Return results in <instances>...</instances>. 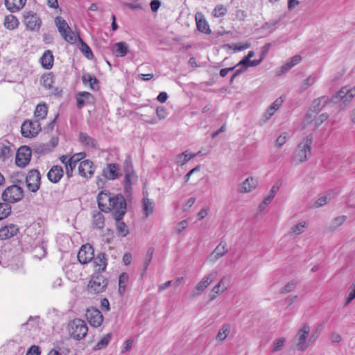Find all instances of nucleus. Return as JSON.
<instances>
[{"instance_id": "31", "label": "nucleus", "mask_w": 355, "mask_h": 355, "mask_svg": "<svg viewBox=\"0 0 355 355\" xmlns=\"http://www.w3.org/2000/svg\"><path fill=\"white\" fill-rule=\"evenodd\" d=\"M26 2V0H6L5 5L9 10L15 12L22 8Z\"/></svg>"}, {"instance_id": "34", "label": "nucleus", "mask_w": 355, "mask_h": 355, "mask_svg": "<svg viewBox=\"0 0 355 355\" xmlns=\"http://www.w3.org/2000/svg\"><path fill=\"white\" fill-rule=\"evenodd\" d=\"M193 157H195L194 155H191L188 150H186L175 157V164L178 166H182Z\"/></svg>"}, {"instance_id": "38", "label": "nucleus", "mask_w": 355, "mask_h": 355, "mask_svg": "<svg viewBox=\"0 0 355 355\" xmlns=\"http://www.w3.org/2000/svg\"><path fill=\"white\" fill-rule=\"evenodd\" d=\"M105 225V218L103 215L96 211L93 214V225L97 229H103Z\"/></svg>"}, {"instance_id": "26", "label": "nucleus", "mask_w": 355, "mask_h": 355, "mask_svg": "<svg viewBox=\"0 0 355 355\" xmlns=\"http://www.w3.org/2000/svg\"><path fill=\"white\" fill-rule=\"evenodd\" d=\"M257 179L250 177L248 178L240 186L239 191L243 193H248L254 190L257 185Z\"/></svg>"}, {"instance_id": "29", "label": "nucleus", "mask_w": 355, "mask_h": 355, "mask_svg": "<svg viewBox=\"0 0 355 355\" xmlns=\"http://www.w3.org/2000/svg\"><path fill=\"white\" fill-rule=\"evenodd\" d=\"M93 99L92 95L87 92H81L76 96L77 107L81 109L85 103H90Z\"/></svg>"}, {"instance_id": "10", "label": "nucleus", "mask_w": 355, "mask_h": 355, "mask_svg": "<svg viewBox=\"0 0 355 355\" xmlns=\"http://www.w3.org/2000/svg\"><path fill=\"white\" fill-rule=\"evenodd\" d=\"M26 183L29 191L33 193L37 191L41 184V175L40 172L36 169L31 170L26 177Z\"/></svg>"}, {"instance_id": "9", "label": "nucleus", "mask_w": 355, "mask_h": 355, "mask_svg": "<svg viewBox=\"0 0 355 355\" xmlns=\"http://www.w3.org/2000/svg\"><path fill=\"white\" fill-rule=\"evenodd\" d=\"M40 130L41 125L38 120L26 121L22 123L21 127V135L28 138L36 136Z\"/></svg>"}, {"instance_id": "60", "label": "nucleus", "mask_w": 355, "mask_h": 355, "mask_svg": "<svg viewBox=\"0 0 355 355\" xmlns=\"http://www.w3.org/2000/svg\"><path fill=\"white\" fill-rule=\"evenodd\" d=\"M270 44L268 43V44H266L262 48H261V55H260V58L258 59L257 60H260V64L261 63V62L264 60V58H266V55L268 54L269 50H270Z\"/></svg>"}, {"instance_id": "22", "label": "nucleus", "mask_w": 355, "mask_h": 355, "mask_svg": "<svg viewBox=\"0 0 355 355\" xmlns=\"http://www.w3.org/2000/svg\"><path fill=\"white\" fill-rule=\"evenodd\" d=\"M64 171L60 166H53L48 172L47 176L49 180L53 183L58 182L63 177Z\"/></svg>"}, {"instance_id": "55", "label": "nucleus", "mask_w": 355, "mask_h": 355, "mask_svg": "<svg viewBox=\"0 0 355 355\" xmlns=\"http://www.w3.org/2000/svg\"><path fill=\"white\" fill-rule=\"evenodd\" d=\"M156 114L160 120L166 119L168 114L166 109L163 106H159L157 107Z\"/></svg>"}, {"instance_id": "3", "label": "nucleus", "mask_w": 355, "mask_h": 355, "mask_svg": "<svg viewBox=\"0 0 355 355\" xmlns=\"http://www.w3.org/2000/svg\"><path fill=\"white\" fill-rule=\"evenodd\" d=\"M107 279L101 274H94L87 285V291L91 295H98L104 292L107 286Z\"/></svg>"}, {"instance_id": "4", "label": "nucleus", "mask_w": 355, "mask_h": 355, "mask_svg": "<svg viewBox=\"0 0 355 355\" xmlns=\"http://www.w3.org/2000/svg\"><path fill=\"white\" fill-rule=\"evenodd\" d=\"M69 331L73 338L78 340L86 336L88 332V327L84 320L76 318L69 323Z\"/></svg>"}, {"instance_id": "44", "label": "nucleus", "mask_w": 355, "mask_h": 355, "mask_svg": "<svg viewBox=\"0 0 355 355\" xmlns=\"http://www.w3.org/2000/svg\"><path fill=\"white\" fill-rule=\"evenodd\" d=\"M347 216L345 215L336 217L331 223V229L335 230L341 226L346 220Z\"/></svg>"}, {"instance_id": "51", "label": "nucleus", "mask_w": 355, "mask_h": 355, "mask_svg": "<svg viewBox=\"0 0 355 355\" xmlns=\"http://www.w3.org/2000/svg\"><path fill=\"white\" fill-rule=\"evenodd\" d=\"M153 254V249L149 248L147 251L146 257L144 259V272H145L151 262Z\"/></svg>"}, {"instance_id": "30", "label": "nucleus", "mask_w": 355, "mask_h": 355, "mask_svg": "<svg viewBox=\"0 0 355 355\" xmlns=\"http://www.w3.org/2000/svg\"><path fill=\"white\" fill-rule=\"evenodd\" d=\"M328 101V97L324 96L315 99L311 104V111L312 112L318 113L325 106Z\"/></svg>"}, {"instance_id": "7", "label": "nucleus", "mask_w": 355, "mask_h": 355, "mask_svg": "<svg viewBox=\"0 0 355 355\" xmlns=\"http://www.w3.org/2000/svg\"><path fill=\"white\" fill-rule=\"evenodd\" d=\"M355 96V87H343L332 98L331 101L334 103H347Z\"/></svg>"}, {"instance_id": "24", "label": "nucleus", "mask_w": 355, "mask_h": 355, "mask_svg": "<svg viewBox=\"0 0 355 355\" xmlns=\"http://www.w3.org/2000/svg\"><path fill=\"white\" fill-rule=\"evenodd\" d=\"M112 51L116 57H124L129 52V46L124 42H116L113 46Z\"/></svg>"}, {"instance_id": "49", "label": "nucleus", "mask_w": 355, "mask_h": 355, "mask_svg": "<svg viewBox=\"0 0 355 355\" xmlns=\"http://www.w3.org/2000/svg\"><path fill=\"white\" fill-rule=\"evenodd\" d=\"M230 333L228 325H224L218 331L217 338L220 340H224Z\"/></svg>"}, {"instance_id": "15", "label": "nucleus", "mask_w": 355, "mask_h": 355, "mask_svg": "<svg viewBox=\"0 0 355 355\" xmlns=\"http://www.w3.org/2000/svg\"><path fill=\"white\" fill-rule=\"evenodd\" d=\"M95 172V166L94 163L89 160L85 159L80 162L78 166L79 175L86 179L91 178Z\"/></svg>"}, {"instance_id": "13", "label": "nucleus", "mask_w": 355, "mask_h": 355, "mask_svg": "<svg viewBox=\"0 0 355 355\" xmlns=\"http://www.w3.org/2000/svg\"><path fill=\"white\" fill-rule=\"evenodd\" d=\"M217 272L213 270L209 274L203 277V278L198 283L193 290V295H200L209 284L216 279Z\"/></svg>"}, {"instance_id": "40", "label": "nucleus", "mask_w": 355, "mask_h": 355, "mask_svg": "<svg viewBox=\"0 0 355 355\" xmlns=\"http://www.w3.org/2000/svg\"><path fill=\"white\" fill-rule=\"evenodd\" d=\"M94 263L96 266L98 267V271H104L107 266L106 259L104 254H99L95 259Z\"/></svg>"}, {"instance_id": "45", "label": "nucleus", "mask_w": 355, "mask_h": 355, "mask_svg": "<svg viewBox=\"0 0 355 355\" xmlns=\"http://www.w3.org/2000/svg\"><path fill=\"white\" fill-rule=\"evenodd\" d=\"M111 338H112V334L111 333L107 334L96 344L95 349H101L105 347L109 344Z\"/></svg>"}, {"instance_id": "54", "label": "nucleus", "mask_w": 355, "mask_h": 355, "mask_svg": "<svg viewBox=\"0 0 355 355\" xmlns=\"http://www.w3.org/2000/svg\"><path fill=\"white\" fill-rule=\"evenodd\" d=\"M11 155L10 148L6 146H2L0 148V159L3 160L8 158Z\"/></svg>"}, {"instance_id": "14", "label": "nucleus", "mask_w": 355, "mask_h": 355, "mask_svg": "<svg viewBox=\"0 0 355 355\" xmlns=\"http://www.w3.org/2000/svg\"><path fill=\"white\" fill-rule=\"evenodd\" d=\"M79 262L86 264L94 259V250L89 244L83 245L78 251L77 255Z\"/></svg>"}, {"instance_id": "53", "label": "nucleus", "mask_w": 355, "mask_h": 355, "mask_svg": "<svg viewBox=\"0 0 355 355\" xmlns=\"http://www.w3.org/2000/svg\"><path fill=\"white\" fill-rule=\"evenodd\" d=\"M329 118V115L327 113H322L318 118H315L314 127L318 128L325 121Z\"/></svg>"}, {"instance_id": "6", "label": "nucleus", "mask_w": 355, "mask_h": 355, "mask_svg": "<svg viewBox=\"0 0 355 355\" xmlns=\"http://www.w3.org/2000/svg\"><path fill=\"white\" fill-rule=\"evenodd\" d=\"M23 189L18 185L13 184L7 187L2 193V199L8 203H15L22 199Z\"/></svg>"}, {"instance_id": "41", "label": "nucleus", "mask_w": 355, "mask_h": 355, "mask_svg": "<svg viewBox=\"0 0 355 355\" xmlns=\"http://www.w3.org/2000/svg\"><path fill=\"white\" fill-rule=\"evenodd\" d=\"M11 213V206L8 202L0 203V220L7 218Z\"/></svg>"}, {"instance_id": "62", "label": "nucleus", "mask_w": 355, "mask_h": 355, "mask_svg": "<svg viewBox=\"0 0 355 355\" xmlns=\"http://www.w3.org/2000/svg\"><path fill=\"white\" fill-rule=\"evenodd\" d=\"M272 200V199L270 198V197H268V196H266L263 198V201L259 204V205L258 207L259 211H263L266 209L267 205L268 204H270Z\"/></svg>"}, {"instance_id": "39", "label": "nucleus", "mask_w": 355, "mask_h": 355, "mask_svg": "<svg viewBox=\"0 0 355 355\" xmlns=\"http://www.w3.org/2000/svg\"><path fill=\"white\" fill-rule=\"evenodd\" d=\"M129 279L127 273L123 272L119 278V292L121 295H123L125 292L126 286Z\"/></svg>"}, {"instance_id": "52", "label": "nucleus", "mask_w": 355, "mask_h": 355, "mask_svg": "<svg viewBox=\"0 0 355 355\" xmlns=\"http://www.w3.org/2000/svg\"><path fill=\"white\" fill-rule=\"evenodd\" d=\"M227 13V9L223 6H217L213 10V15L216 17H220Z\"/></svg>"}, {"instance_id": "35", "label": "nucleus", "mask_w": 355, "mask_h": 355, "mask_svg": "<svg viewBox=\"0 0 355 355\" xmlns=\"http://www.w3.org/2000/svg\"><path fill=\"white\" fill-rule=\"evenodd\" d=\"M306 229V223L305 221H302L295 225H293L290 231L288 232V234L291 236H297L302 234L305 230Z\"/></svg>"}, {"instance_id": "25", "label": "nucleus", "mask_w": 355, "mask_h": 355, "mask_svg": "<svg viewBox=\"0 0 355 355\" xmlns=\"http://www.w3.org/2000/svg\"><path fill=\"white\" fill-rule=\"evenodd\" d=\"M142 211L145 218H148L154 211L155 203L153 200L149 199L147 196H144L142 201Z\"/></svg>"}, {"instance_id": "1", "label": "nucleus", "mask_w": 355, "mask_h": 355, "mask_svg": "<svg viewBox=\"0 0 355 355\" xmlns=\"http://www.w3.org/2000/svg\"><path fill=\"white\" fill-rule=\"evenodd\" d=\"M97 202L102 211H112L114 219H122L126 212V202L121 195L112 196L110 191H102L97 196Z\"/></svg>"}, {"instance_id": "12", "label": "nucleus", "mask_w": 355, "mask_h": 355, "mask_svg": "<svg viewBox=\"0 0 355 355\" xmlns=\"http://www.w3.org/2000/svg\"><path fill=\"white\" fill-rule=\"evenodd\" d=\"M31 159V150L26 146L20 147L15 157L16 164L21 167H26L30 162Z\"/></svg>"}, {"instance_id": "42", "label": "nucleus", "mask_w": 355, "mask_h": 355, "mask_svg": "<svg viewBox=\"0 0 355 355\" xmlns=\"http://www.w3.org/2000/svg\"><path fill=\"white\" fill-rule=\"evenodd\" d=\"M116 221V229L119 234L123 237L126 236L129 233L128 226L125 223L122 222L121 219H115Z\"/></svg>"}, {"instance_id": "43", "label": "nucleus", "mask_w": 355, "mask_h": 355, "mask_svg": "<svg viewBox=\"0 0 355 355\" xmlns=\"http://www.w3.org/2000/svg\"><path fill=\"white\" fill-rule=\"evenodd\" d=\"M41 83L46 89H51L54 83L53 76L51 73L42 76Z\"/></svg>"}, {"instance_id": "47", "label": "nucleus", "mask_w": 355, "mask_h": 355, "mask_svg": "<svg viewBox=\"0 0 355 355\" xmlns=\"http://www.w3.org/2000/svg\"><path fill=\"white\" fill-rule=\"evenodd\" d=\"M250 46H251V44L249 42H245L242 44H232L227 45V46H228V48L232 49L234 51H241L250 48Z\"/></svg>"}, {"instance_id": "57", "label": "nucleus", "mask_w": 355, "mask_h": 355, "mask_svg": "<svg viewBox=\"0 0 355 355\" xmlns=\"http://www.w3.org/2000/svg\"><path fill=\"white\" fill-rule=\"evenodd\" d=\"M315 112H312L311 110L309 112L304 118L303 124L304 125H307L314 121L315 116Z\"/></svg>"}, {"instance_id": "32", "label": "nucleus", "mask_w": 355, "mask_h": 355, "mask_svg": "<svg viewBox=\"0 0 355 355\" xmlns=\"http://www.w3.org/2000/svg\"><path fill=\"white\" fill-rule=\"evenodd\" d=\"M78 40V49L81 53L88 59H92L94 58L93 53L90 47L81 39L80 36H76V40Z\"/></svg>"}, {"instance_id": "59", "label": "nucleus", "mask_w": 355, "mask_h": 355, "mask_svg": "<svg viewBox=\"0 0 355 355\" xmlns=\"http://www.w3.org/2000/svg\"><path fill=\"white\" fill-rule=\"evenodd\" d=\"M275 113V112L273 111V109L269 107L262 116L263 123L268 122Z\"/></svg>"}, {"instance_id": "28", "label": "nucleus", "mask_w": 355, "mask_h": 355, "mask_svg": "<svg viewBox=\"0 0 355 355\" xmlns=\"http://www.w3.org/2000/svg\"><path fill=\"white\" fill-rule=\"evenodd\" d=\"M80 143L88 148H96L98 146L97 141L84 132H80L79 135Z\"/></svg>"}, {"instance_id": "11", "label": "nucleus", "mask_w": 355, "mask_h": 355, "mask_svg": "<svg viewBox=\"0 0 355 355\" xmlns=\"http://www.w3.org/2000/svg\"><path fill=\"white\" fill-rule=\"evenodd\" d=\"M24 23L27 29L32 31H37L42 25L40 17L32 11L25 12L24 13Z\"/></svg>"}, {"instance_id": "64", "label": "nucleus", "mask_w": 355, "mask_h": 355, "mask_svg": "<svg viewBox=\"0 0 355 355\" xmlns=\"http://www.w3.org/2000/svg\"><path fill=\"white\" fill-rule=\"evenodd\" d=\"M355 298V284H354L351 288L348 296L346 299L345 304H349Z\"/></svg>"}, {"instance_id": "58", "label": "nucleus", "mask_w": 355, "mask_h": 355, "mask_svg": "<svg viewBox=\"0 0 355 355\" xmlns=\"http://www.w3.org/2000/svg\"><path fill=\"white\" fill-rule=\"evenodd\" d=\"M83 81L84 83H89L90 86L93 87V85L98 83V80L96 77L92 76L89 74L84 75L83 76Z\"/></svg>"}, {"instance_id": "5", "label": "nucleus", "mask_w": 355, "mask_h": 355, "mask_svg": "<svg viewBox=\"0 0 355 355\" xmlns=\"http://www.w3.org/2000/svg\"><path fill=\"white\" fill-rule=\"evenodd\" d=\"M55 23L61 36L66 42L71 44L76 42V35L62 17H56L55 19Z\"/></svg>"}, {"instance_id": "50", "label": "nucleus", "mask_w": 355, "mask_h": 355, "mask_svg": "<svg viewBox=\"0 0 355 355\" xmlns=\"http://www.w3.org/2000/svg\"><path fill=\"white\" fill-rule=\"evenodd\" d=\"M232 277L230 275H225L219 281V284H220L223 290L227 291L228 288L230 286Z\"/></svg>"}, {"instance_id": "20", "label": "nucleus", "mask_w": 355, "mask_h": 355, "mask_svg": "<svg viewBox=\"0 0 355 355\" xmlns=\"http://www.w3.org/2000/svg\"><path fill=\"white\" fill-rule=\"evenodd\" d=\"M19 232V227L14 224H9L0 228V240L8 239L15 236Z\"/></svg>"}, {"instance_id": "63", "label": "nucleus", "mask_w": 355, "mask_h": 355, "mask_svg": "<svg viewBox=\"0 0 355 355\" xmlns=\"http://www.w3.org/2000/svg\"><path fill=\"white\" fill-rule=\"evenodd\" d=\"M292 67H293L291 64L287 60L279 69V71H278V75H282L287 71H288Z\"/></svg>"}, {"instance_id": "2", "label": "nucleus", "mask_w": 355, "mask_h": 355, "mask_svg": "<svg viewBox=\"0 0 355 355\" xmlns=\"http://www.w3.org/2000/svg\"><path fill=\"white\" fill-rule=\"evenodd\" d=\"M312 139L311 135H307L298 144L292 157V162L295 164L304 162L311 157Z\"/></svg>"}, {"instance_id": "16", "label": "nucleus", "mask_w": 355, "mask_h": 355, "mask_svg": "<svg viewBox=\"0 0 355 355\" xmlns=\"http://www.w3.org/2000/svg\"><path fill=\"white\" fill-rule=\"evenodd\" d=\"M227 252V244L225 243L220 242L213 250V252L207 257L206 261L207 262L214 263L224 255H225Z\"/></svg>"}, {"instance_id": "8", "label": "nucleus", "mask_w": 355, "mask_h": 355, "mask_svg": "<svg viewBox=\"0 0 355 355\" xmlns=\"http://www.w3.org/2000/svg\"><path fill=\"white\" fill-rule=\"evenodd\" d=\"M310 333V327L309 324H304L297 331L295 337V342L298 350L304 352L309 347V343L306 342L308 336Z\"/></svg>"}, {"instance_id": "21", "label": "nucleus", "mask_w": 355, "mask_h": 355, "mask_svg": "<svg viewBox=\"0 0 355 355\" xmlns=\"http://www.w3.org/2000/svg\"><path fill=\"white\" fill-rule=\"evenodd\" d=\"M103 175L108 180L118 178L121 175L119 165L116 164H108L103 171Z\"/></svg>"}, {"instance_id": "61", "label": "nucleus", "mask_w": 355, "mask_h": 355, "mask_svg": "<svg viewBox=\"0 0 355 355\" xmlns=\"http://www.w3.org/2000/svg\"><path fill=\"white\" fill-rule=\"evenodd\" d=\"M188 226L187 220H183L180 221L175 229L177 234H180Z\"/></svg>"}, {"instance_id": "48", "label": "nucleus", "mask_w": 355, "mask_h": 355, "mask_svg": "<svg viewBox=\"0 0 355 355\" xmlns=\"http://www.w3.org/2000/svg\"><path fill=\"white\" fill-rule=\"evenodd\" d=\"M137 180L135 173H125V187L127 189Z\"/></svg>"}, {"instance_id": "19", "label": "nucleus", "mask_w": 355, "mask_h": 355, "mask_svg": "<svg viewBox=\"0 0 355 355\" xmlns=\"http://www.w3.org/2000/svg\"><path fill=\"white\" fill-rule=\"evenodd\" d=\"M260 64V60H251L247 56H245L235 67L241 68L237 69L233 77H235L238 74L245 71L248 67H257Z\"/></svg>"}, {"instance_id": "27", "label": "nucleus", "mask_w": 355, "mask_h": 355, "mask_svg": "<svg viewBox=\"0 0 355 355\" xmlns=\"http://www.w3.org/2000/svg\"><path fill=\"white\" fill-rule=\"evenodd\" d=\"M54 58L50 50L46 51L40 58V62L43 68L50 69L53 65Z\"/></svg>"}, {"instance_id": "33", "label": "nucleus", "mask_w": 355, "mask_h": 355, "mask_svg": "<svg viewBox=\"0 0 355 355\" xmlns=\"http://www.w3.org/2000/svg\"><path fill=\"white\" fill-rule=\"evenodd\" d=\"M4 26L8 30H14L19 26L18 19L13 15H8L5 17Z\"/></svg>"}, {"instance_id": "46", "label": "nucleus", "mask_w": 355, "mask_h": 355, "mask_svg": "<svg viewBox=\"0 0 355 355\" xmlns=\"http://www.w3.org/2000/svg\"><path fill=\"white\" fill-rule=\"evenodd\" d=\"M285 343H286L285 338H279L278 339H276L272 343V352H276L280 351L282 349V348L283 347Z\"/></svg>"}, {"instance_id": "56", "label": "nucleus", "mask_w": 355, "mask_h": 355, "mask_svg": "<svg viewBox=\"0 0 355 355\" xmlns=\"http://www.w3.org/2000/svg\"><path fill=\"white\" fill-rule=\"evenodd\" d=\"M288 138V134L284 132L281 134L275 141V146L277 147H282Z\"/></svg>"}, {"instance_id": "23", "label": "nucleus", "mask_w": 355, "mask_h": 355, "mask_svg": "<svg viewBox=\"0 0 355 355\" xmlns=\"http://www.w3.org/2000/svg\"><path fill=\"white\" fill-rule=\"evenodd\" d=\"M196 21L197 29L205 34H210L211 29L209 26L202 14L197 13L196 15Z\"/></svg>"}, {"instance_id": "17", "label": "nucleus", "mask_w": 355, "mask_h": 355, "mask_svg": "<svg viewBox=\"0 0 355 355\" xmlns=\"http://www.w3.org/2000/svg\"><path fill=\"white\" fill-rule=\"evenodd\" d=\"M86 317L89 323L94 327L101 326L103 321L101 312L96 309H87Z\"/></svg>"}, {"instance_id": "37", "label": "nucleus", "mask_w": 355, "mask_h": 355, "mask_svg": "<svg viewBox=\"0 0 355 355\" xmlns=\"http://www.w3.org/2000/svg\"><path fill=\"white\" fill-rule=\"evenodd\" d=\"M48 112V107L45 103L38 104L35 111V116L37 120L45 119Z\"/></svg>"}, {"instance_id": "18", "label": "nucleus", "mask_w": 355, "mask_h": 355, "mask_svg": "<svg viewBox=\"0 0 355 355\" xmlns=\"http://www.w3.org/2000/svg\"><path fill=\"white\" fill-rule=\"evenodd\" d=\"M85 153H79L69 157V161H68V164L66 166V174L68 178H71L73 175V171L77 163L85 158Z\"/></svg>"}, {"instance_id": "36", "label": "nucleus", "mask_w": 355, "mask_h": 355, "mask_svg": "<svg viewBox=\"0 0 355 355\" xmlns=\"http://www.w3.org/2000/svg\"><path fill=\"white\" fill-rule=\"evenodd\" d=\"M318 76L315 73L311 74L308 78H306L301 84L300 86V92H303L306 91L309 87L313 85L318 80Z\"/></svg>"}]
</instances>
